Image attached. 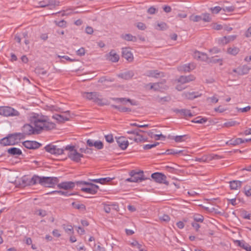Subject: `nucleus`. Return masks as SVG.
Listing matches in <instances>:
<instances>
[{
	"label": "nucleus",
	"instance_id": "obj_41",
	"mask_svg": "<svg viewBox=\"0 0 251 251\" xmlns=\"http://www.w3.org/2000/svg\"><path fill=\"white\" fill-rule=\"evenodd\" d=\"M59 2L55 0H49L47 1L48 6H50V9L54 7L55 6L59 5Z\"/></svg>",
	"mask_w": 251,
	"mask_h": 251
},
{
	"label": "nucleus",
	"instance_id": "obj_5",
	"mask_svg": "<svg viewBox=\"0 0 251 251\" xmlns=\"http://www.w3.org/2000/svg\"><path fill=\"white\" fill-rule=\"evenodd\" d=\"M20 113L10 106H0V115L5 117L18 116Z\"/></svg>",
	"mask_w": 251,
	"mask_h": 251
},
{
	"label": "nucleus",
	"instance_id": "obj_57",
	"mask_svg": "<svg viewBox=\"0 0 251 251\" xmlns=\"http://www.w3.org/2000/svg\"><path fill=\"white\" fill-rule=\"evenodd\" d=\"M235 10V7L233 6H226L223 8L224 12H231Z\"/></svg>",
	"mask_w": 251,
	"mask_h": 251
},
{
	"label": "nucleus",
	"instance_id": "obj_26",
	"mask_svg": "<svg viewBox=\"0 0 251 251\" xmlns=\"http://www.w3.org/2000/svg\"><path fill=\"white\" fill-rule=\"evenodd\" d=\"M245 140L242 138H236L235 139H231L226 142V144L232 146H236L242 143H244Z\"/></svg>",
	"mask_w": 251,
	"mask_h": 251
},
{
	"label": "nucleus",
	"instance_id": "obj_1",
	"mask_svg": "<svg viewBox=\"0 0 251 251\" xmlns=\"http://www.w3.org/2000/svg\"><path fill=\"white\" fill-rule=\"evenodd\" d=\"M30 123L34 126L35 129L38 134L42 130H49L53 128L55 125L49 121V118L47 116L34 114L29 118Z\"/></svg>",
	"mask_w": 251,
	"mask_h": 251
},
{
	"label": "nucleus",
	"instance_id": "obj_4",
	"mask_svg": "<svg viewBox=\"0 0 251 251\" xmlns=\"http://www.w3.org/2000/svg\"><path fill=\"white\" fill-rule=\"evenodd\" d=\"M129 176L131 177L126 180L127 182H139L147 179L142 171L137 172L135 170H132L129 172Z\"/></svg>",
	"mask_w": 251,
	"mask_h": 251
},
{
	"label": "nucleus",
	"instance_id": "obj_17",
	"mask_svg": "<svg viewBox=\"0 0 251 251\" xmlns=\"http://www.w3.org/2000/svg\"><path fill=\"white\" fill-rule=\"evenodd\" d=\"M195 77L192 75L188 76L181 75L177 79V81L181 84H184L193 81Z\"/></svg>",
	"mask_w": 251,
	"mask_h": 251
},
{
	"label": "nucleus",
	"instance_id": "obj_35",
	"mask_svg": "<svg viewBox=\"0 0 251 251\" xmlns=\"http://www.w3.org/2000/svg\"><path fill=\"white\" fill-rule=\"evenodd\" d=\"M180 115L185 118L187 117H192L194 115L191 112V111L186 109H181L180 110Z\"/></svg>",
	"mask_w": 251,
	"mask_h": 251
},
{
	"label": "nucleus",
	"instance_id": "obj_12",
	"mask_svg": "<svg viewBox=\"0 0 251 251\" xmlns=\"http://www.w3.org/2000/svg\"><path fill=\"white\" fill-rule=\"evenodd\" d=\"M68 156L72 160L76 162H79L81 158L83 157V154L78 153L76 150L72 152H69Z\"/></svg>",
	"mask_w": 251,
	"mask_h": 251
},
{
	"label": "nucleus",
	"instance_id": "obj_2",
	"mask_svg": "<svg viewBox=\"0 0 251 251\" xmlns=\"http://www.w3.org/2000/svg\"><path fill=\"white\" fill-rule=\"evenodd\" d=\"M76 184L77 186L86 185V187L82 186L81 187L80 190L83 192L92 195L96 194L99 189V186L89 181H76Z\"/></svg>",
	"mask_w": 251,
	"mask_h": 251
},
{
	"label": "nucleus",
	"instance_id": "obj_7",
	"mask_svg": "<svg viewBox=\"0 0 251 251\" xmlns=\"http://www.w3.org/2000/svg\"><path fill=\"white\" fill-rule=\"evenodd\" d=\"M44 149L47 152L55 155L62 154L64 151V149L59 148L57 146L51 144L46 146Z\"/></svg>",
	"mask_w": 251,
	"mask_h": 251
},
{
	"label": "nucleus",
	"instance_id": "obj_15",
	"mask_svg": "<svg viewBox=\"0 0 251 251\" xmlns=\"http://www.w3.org/2000/svg\"><path fill=\"white\" fill-rule=\"evenodd\" d=\"M117 142L119 147L123 150H126L129 144L128 141L123 136L118 138Z\"/></svg>",
	"mask_w": 251,
	"mask_h": 251
},
{
	"label": "nucleus",
	"instance_id": "obj_43",
	"mask_svg": "<svg viewBox=\"0 0 251 251\" xmlns=\"http://www.w3.org/2000/svg\"><path fill=\"white\" fill-rule=\"evenodd\" d=\"M189 19L194 22H198L202 20V17L200 15H192L190 16Z\"/></svg>",
	"mask_w": 251,
	"mask_h": 251
},
{
	"label": "nucleus",
	"instance_id": "obj_6",
	"mask_svg": "<svg viewBox=\"0 0 251 251\" xmlns=\"http://www.w3.org/2000/svg\"><path fill=\"white\" fill-rule=\"evenodd\" d=\"M58 182V178L56 177H42L41 185L46 187H53Z\"/></svg>",
	"mask_w": 251,
	"mask_h": 251
},
{
	"label": "nucleus",
	"instance_id": "obj_49",
	"mask_svg": "<svg viewBox=\"0 0 251 251\" xmlns=\"http://www.w3.org/2000/svg\"><path fill=\"white\" fill-rule=\"evenodd\" d=\"M186 135H180V136H176L174 137V139L176 142H181L185 141V137Z\"/></svg>",
	"mask_w": 251,
	"mask_h": 251
},
{
	"label": "nucleus",
	"instance_id": "obj_47",
	"mask_svg": "<svg viewBox=\"0 0 251 251\" xmlns=\"http://www.w3.org/2000/svg\"><path fill=\"white\" fill-rule=\"evenodd\" d=\"M159 143L158 142H155L153 144H146L144 145L143 149L144 150H150L152 148L156 147Z\"/></svg>",
	"mask_w": 251,
	"mask_h": 251
},
{
	"label": "nucleus",
	"instance_id": "obj_46",
	"mask_svg": "<svg viewBox=\"0 0 251 251\" xmlns=\"http://www.w3.org/2000/svg\"><path fill=\"white\" fill-rule=\"evenodd\" d=\"M245 194L247 197L251 196V187L249 185H246L244 188Z\"/></svg>",
	"mask_w": 251,
	"mask_h": 251
},
{
	"label": "nucleus",
	"instance_id": "obj_54",
	"mask_svg": "<svg viewBox=\"0 0 251 251\" xmlns=\"http://www.w3.org/2000/svg\"><path fill=\"white\" fill-rule=\"evenodd\" d=\"M79 151L82 153H85L87 154L92 153V150L91 149L86 148H80Z\"/></svg>",
	"mask_w": 251,
	"mask_h": 251
},
{
	"label": "nucleus",
	"instance_id": "obj_27",
	"mask_svg": "<svg viewBox=\"0 0 251 251\" xmlns=\"http://www.w3.org/2000/svg\"><path fill=\"white\" fill-rule=\"evenodd\" d=\"M251 69V67L247 65H244L241 67L238 68V75H244L247 74L249 71Z\"/></svg>",
	"mask_w": 251,
	"mask_h": 251
},
{
	"label": "nucleus",
	"instance_id": "obj_32",
	"mask_svg": "<svg viewBox=\"0 0 251 251\" xmlns=\"http://www.w3.org/2000/svg\"><path fill=\"white\" fill-rule=\"evenodd\" d=\"M162 74L158 70H150L148 72V76L152 77L158 78Z\"/></svg>",
	"mask_w": 251,
	"mask_h": 251
},
{
	"label": "nucleus",
	"instance_id": "obj_45",
	"mask_svg": "<svg viewBox=\"0 0 251 251\" xmlns=\"http://www.w3.org/2000/svg\"><path fill=\"white\" fill-rule=\"evenodd\" d=\"M209 10L213 14H216L219 13L221 10H223V9L221 7L218 6L214 7H211L209 8Z\"/></svg>",
	"mask_w": 251,
	"mask_h": 251
},
{
	"label": "nucleus",
	"instance_id": "obj_59",
	"mask_svg": "<svg viewBox=\"0 0 251 251\" xmlns=\"http://www.w3.org/2000/svg\"><path fill=\"white\" fill-rule=\"evenodd\" d=\"M137 27L139 29L144 30L146 29L147 27L145 24L142 22H139L137 24Z\"/></svg>",
	"mask_w": 251,
	"mask_h": 251
},
{
	"label": "nucleus",
	"instance_id": "obj_55",
	"mask_svg": "<svg viewBox=\"0 0 251 251\" xmlns=\"http://www.w3.org/2000/svg\"><path fill=\"white\" fill-rule=\"evenodd\" d=\"M114 178H111L109 177H104V178H100L101 184H105L107 182H108L113 179Z\"/></svg>",
	"mask_w": 251,
	"mask_h": 251
},
{
	"label": "nucleus",
	"instance_id": "obj_51",
	"mask_svg": "<svg viewBox=\"0 0 251 251\" xmlns=\"http://www.w3.org/2000/svg\"><path fill=\"white\" fill-rule=\"evenodd\" d=\"M194 220L195 222H201L203 221L204 218L202 215H197L194 216Z\"/></svg>",
	"mask_w": 251,
	"mask_h": 251
},
{
	"label": "nucleus",
	"instance_id": "obj_30",
	"mask_svg": "<svg viewBox=\"0 0 251 251\" xmlns=\"http://www.w3.org/2000/svg\"><path fill=\"white\" fill-rule=\"evenodd\" d=\"M241 185L242 182L239 180H232L230 182V187L232 190H237Z\"/></svg>",
	"mask_w": 251,
	"mask_h": 251
},
{
	"label": "nucleus",
	"instance_id": "obj_31",
	"mask_svg": "<svg viewBox=\"0 0 251 251\" xmlns=\"http://www.w3.org/2000/svg\"><path fill=\"white\" fill-rule=\"evenodd\" d=\"M185 96L188 99H194L198 98L201 96V94H198V92H187L184 94Z\"/></svg>",
	"mask_w": 251,
	"mask_h": 251
},
{
	"label": "nucleus",
	"instance_id": "obj_21",
	"mask_svg": "<svg viewBox=\"0 0 251 251\" xmlns=\"http://www.w3.org/2000/svg\"><path fill=\"white\" fill-rule=\"evenodd\" d=\"M237 36L235 35L224 36L220 39L221 42L223 44H227V43L234 41L236 38Z\"/></svg>",
	"mask_w": 251,
	"mask_h": 251
},
{
	"label": "nucleus",
	"instance_id": "obj_53",
	"mask_svg": "<svg viewBox=\"0 0 251 251\" xmlns=\"http://www.w3.org/2000/svg\"><path fill=\"white\" fill-rule=\"evenodd\" d=\"M202 20L205 22H209L211 20V18L210 17V15L208 13H204L203 14V17H202Z\"/></svg>",
	"mask_w": 251,
	"mask_h": 251
},
{
	"label": "nucleus",
	"instance_id": "obj_16",
	"mask_svg": "<svg viewBox=\"0 0 251 251\" xmlns=\"http://www.w3.org/2000/svg\"><path fill=\"white\" fill-rule=\"evenodd\" d=\"M66 116L60 114H55L52 116V118L55 119L58 122H63L64 121H68L69 120V111H67L65 112Z\"/></svg>",
	"mask_w": 251,
	"mask_h": 251
},
{
	"label": "nucleus",
	"instance_id": "obj_64",
	"mask_svg": "<svg viewBox=\"0 0 251 251\" xmlns=\"http://www.w3.org/2000/svg\"><path fill=\"white\" fill-rule=\"evenodd\" d=\"M56 25L60 27H65L66 25V22L64 20H61L59 22H55Z\"/></svg>",
	"mask_w": 251,
	"mask_h": 251
},
{
	"label": "nucleus",
	"instance_id": "obj_25",
	"mask_svg": "<svg viewBox=\"0 0 251 251\" xmlns=\"http://www.w3.org/2000/svg\"><path fill=\"white\" fill-rule=\"evenodd\" d=\"M195 68V65L194 63H189L185 64L180 68V70L185 72H189Z\"/></svg>",
	"mask_w": 251,
	"mask_h": 251
},
{
	"label": "nucleus",
	"instance_id": "obj_13",
	"mask_svg": "<svg viewBox=\"0 0 251 251\" xmlns=\"http://www.w3.org/2000/svg\"><path fill=\"white\" fill-rule=\"evenodd\" d=\"M76 184V181H65L58 184L57 186L60 189L68 190L73 189Z\"/></svg>",
	"mask_w": 251,
	"mask_h": 251
},
{
	"label": "nucleus",
	"instance_id": "obj_14",
	"mask_svg": "<svg viewBox=\"0 0 251 251\" xmlns=\"http://www.w3.org/2000/svg\"><path fill=\"white\" fill-rule=\"evenodd\" d=\"M87 144L89 147L94 146L98 150H101L103 148V144L100 141H96L95 142L91 139H88L87 140Z\"/></svg>",
	"mask_w": 251,
	"mask_h": 251
},
{
	"label": "nucleus",
	"instance_id": "obj_44",
	"mask_svg": "<svg viewBox=\"0 0 251 251\" xmlns=\"http://www.w3.org/2000/svg\"><path fill=\"white\" fill-rule=\"evenodd\" d=\"M63 228L65 230V231L69 234H72L74 233L73 227L71 225H68V226L64 225Z\"/></svg>",
	"mask_w": 251,
	"mask_h": 251
},
{
	"label": "nucleus",
	"instance_id": "obj_22",
	"mask_svg": "<svg viewBox=\"0 0 251 251\" xmlns=\"http://www.w3.org/2000/svg\"><path fill=\"white\" fill-rule=\"evenodd\" d=\"M235 243L237 244L238 246L244 249L246 251H251V246L248 243H246L244 241L236 240Z\"/></svg>",
	"mask_w": 251,
	"mask_h": 251
},
{
	"label": "nucleus",
	"instance_id": "obj_8",
	"mask_svg": "<svg viewBox=\"0 0 251 251\" xmlns=\"http://www.w3.org/2000/svg\"><path fill=\"white\" fill-rule=\"evenodd\" d=\"M151 178L156 182L159 183H163L167 185L169 184V182L167 181L166 176L161 173H154L151 174Z\"/></svg>",
	"mask_w": 251,
	"mask_h": 251
},
{
	"label": "nucleus",
	"instance_id": "obj_62",
	"mask_svg": "<svg viewBox=\"0 0 251 251\" xmlns=\"http://www.w3.org/2000/svg\"><path fill=\"white\" fill-rule=\"evenodd\" d=\"M105 138L106 141L108 143H112L114 141L112 134L105 135Z\"/></svg>",
	"mask_w": 251,
	"mask_h": 251
},
{
	"label": "nucleus",
	"instance_id": "obj_24",
	"mask_svg": "<svg viewBox=\"0 0 251 251\" xmlns=\"http://www.w3.org/2000/svg\"><path fill=\"white\" fill-rule=\"evenodd\" d=\"M7 152L12 155H20L22 154V151L20 149L15 147L9 148L7 150Z\"/></svg>",
	"mask_w": 251,
	"mask_h": 251
},
{
	"label": "nucleus",
	"instance_id": "obj_38",
	"mask_svg": "<svg viewBox=\"0 0 251 251\" xmlns=\"http://www.w3.org/2000/svg\"><path fill=\"white\" fill-rule=\"evenodd\" d=\"M123 38L125 40H126V41H128L135 42V41H136V40H137V38L136 37L132 36L130 34H126L125 35L123 36Z\"/></svg>",
	"mask_w": 251,
	"mask_h": 251
},
{
	"label": "nucleus",
	"instance_id": "obj_10",
	"mask_svg": "<svg viewBox=\"0 0 251 251\" xmlns=\"http://www.w3.org/2000/svg\"><path fill=\"white\" fill-rule=\"evenodd\" d=\"M23 145L25 148L30 150H35L38 149L42 145L41 144L38 143L37 141L28 140L23 142Z\"/></svg>",
	"mask_w": 251,
	"mask_h": 251
},
{
	"label": "nucleus",
	"instance_id": "obj_18",
	"mask_svg": "<svg viewBox=\"0 0 251 251\" xmlns=\"http://www.w3.org/2000/svg\"><path fill=\"white\" fill-rule=\"evenodd\" d=\"M193 56L197 60H200L204 61H206L208 60V56L207 54L203 52H201L199 51H195L194 52Z\"/></svg>",
	"mask_w": 251,
	"mask_h": 251
},
{
	"label": "nucleus",
	"instance_id": "obj_42",
	"mask_svg": "<svg viewBox=\"0 0 251 251\" xmlns=\"http://www.w3.org/2000/svg\"><path fill=\"white\" fill-rule=\"evenodd\" d=\"M239 124V123H238L236 121H228L227 122H226L224 124V126L225 127H230V126H233L236 125H238Z\"/></svg>",
	"mask_w": 251,
	"mask_h": 251
},
{
	"label": "nucleus",
	"instance_id": "obj_50",
	"mask_svg": "<svg viewBox=\"0 0 251 251\" xmlns=\"http://www.w3.org/2000/svg\"><path fill=\"white\" fill-rule=\"evenodd\" d=\"M157 27H156V29H159L160 30H165L167 28V24L164 22H161L160 23H158L157 25Z\"/></svg>",
	"mask_w": 251,
	"mask_h": 251
},
{
	"label": "nucleus",
	"instance_id": "obj_58",
	"mask_svg": "<svg viewBox=\"0 0 251 251\" xmlns=\"http://www.w3.org/2000/svg\"><path fill=\"white\" fill-rule=\"evenodd\" d=\"M159 219L162 221L168 222L170 221V218L168 215L164 214L159 217Z\"/></svg>",
	"mask_w": 251,
	"mask_h": 251
},
{
	"label": "nucleus",
	"instance_id": "obj_63",
	"mask_svg": "<svg viewBox=\"0 0 251 251\" xmlns=\"http://www.w3.org/2000/svg\"><path fill=\"white\" fill-rule=\"evenodd\" d=\"M103 210L107 213H110L111 210L110 204H104Z\"/></svg>",
	"mask_w": 251,
	"mask_h": 251
},
{
	"label": "nucleus",
	"instance_id": "obj_9",
	"mask_svg": "<svg viewBox=\"0 0 251 251\" xmlns=\"http://www.w3.org/2000/svg\"><path fill=\"white\" fill-rule=\"evenodd\" d=\"M22 134H24L25 138L27 135H31L33 134H38V132H37L35 127H33L30 124H25L22 127Z\"/></svg>",
	"mask_w": 251,
	"mask_h": 251
},
{
	"label": "nucleus",
	"instance_id": "obj_60",
	"mask_svg": "<svg viewBox=\"0 0 251 251\" xmlns=\"http://www.w3.org/2000/svg\"><path fill=\"white\" fill-rule=\"evenodd\" d=\"M251 108V107L250 106H247L244 108H239L237 107V109L238 110V111L245 113V112H247L249 111V110H250Z\"/></svg>",
	"mask_w": 251,
	"mask_h": 251
},
{
	"label": "nucleus",
	"instance_id": "obj_36",
	"mask_svg": "<svg viewBox=\"0 0 251 251\" xmlns=\"http://www.w3.org/2000/svg\"><path fill=\"white\" fill-rule=\"evenodd\" d=\"M49 194H57L59 195L64 196L65 197H69L73 195V193H70L68 191H53L50 192Z\"/></svg>",
	"mask_w": 251,
	"mask_h": 251
},
{
	"label": "nucleus",
	"instance_id": "obj_34",
	"mask_svg": "<svg viewBox=\"0 0 251 251\" xmlns=\"http://www.w3.org/2000/svg\"><path fill=\"white\" fill-rule=\"evenodd\" d=\"M240 51V49L236 47H230L227 49V52L232 55H236Z\"/></svg>",
	"mask_w": 251,
	"mask_h": 251
},
{
	"label": "nucleus",
	"instance_id": "obj_39",
	"mask_svg": "<svg viewBox=\"0 0 251 251\" xmlns=\"http://www.w3.org/2000/svg\"><path fill=\"white\" fill-rule=\"evenodd\" d=\"M147 140V138H145L143 136H142L141 134L136 136L134 138V141L137 143L143 142L146 141Z\"/></svg>",
	"mask_w": 251,
	"mask_h": 251
},
{
	"label": "nucleus",
	"instance_id": "obj_48",
	"mask_svg": "<svg viewBox=\"0 0 251 251\" xmlns=\"http://www.w3.org/2000/svg\"><path fill=\"white\" fill-rule=\"evenodd\" d=\"M72 205L76 209L85 210L86 206L83 204H76L75 202H73Z\"/></svg>",
	"mask_w": 251,
	"mask_h": 251
},
{
	"label": "nucleus",
	"instance_id": "obj_33",
	"mask_svg": "<svg viewBox=\"0 0 251 251\" xmlns=\"http://www.w3.org/2000/svg\"><path fill=\"white\" fill-rule=\"evenodd\" d=\"M0 144L3 146L12 145L11 139H10L9 135H8L7 137L2 138L0 141Z\"/></svg>",
	"mask_w": 251,
	"mask_h": 251
},
{
	"label": "nucleus",
	"instance_id": "obj_52",
	"mask_svg": "<svg viewBox=\"0 0 251 251\" xmlns=\"http://www.w3.org/2000/svg\"><path fill=\"white\" fill-rule=\"evenodd\" d=\"M113 100L115 101L122 102L124 103L127 102V101H129V99L126 98H113Z\"/></svg>",
	"mask_w": 251,
	"mask_h": 251
},
{
	"label": "nucleus",
	"instance_id": "obj_40",
	"mask_svg": "<svg viewBox=\"0 0 251 251\" xmlns=\"http://www.w3.org/2000/svg\"><path fill=\"white\" fill-rule=\"evenodd\" d=\"M149 135L150 136L151 138H154L156 140H158L160 139L162 140H165V139L166 138V137L162 134H152L151 133V134H150V133H149Z\"/></svg>",
	"mask_w": 251,
	"mask_h": 251
},
{
	"label": "nucleus",
	"instance_id": "obj_19",
	"mask_svg": "<svg viewBox=\"0 0 251 251\" xmlns=\"http://www.w3.org/2000/svg\"><path fill=\"white\" fill-rule=\"evenodd\" d=\"M134 75V73L132 71H128L124 73L119 74L117 75V76L118 77L127 80L131 78Z\"/></svg>",
	"mask_w": 251,
	"mask_h": 251
},
{
	"label": "nucleus",
	"instance_id": "obj_61",
	"mask_svg": "<svg viewBox=\"0 0 251 251\" xmlns=\"http://www.w3.org/2000/svg\"><path fill=\"white\" fill-rule=\"evenodd\" d=\"M85 49L83 48H81L76 51L77 55L82 56L85 54Z\"/></svg>",
	"mask_w": 251,
	"mask_h": 251
},
{
	"label": "nucleus",
	"instance_id": "obj_37",
	"mask_svg": "<svg viewBox=\"0 0 251 251\" xmlns=\"http://www.w3.org/2000/svg\"><path fill=\"white\" fill-rule=\"evenodd\" d=\"M207 121V118L201 116L197 117L195 119L193 120L192 122L197 124H203Z\"/></svg>",
	"mask_w": 251,
	"mask_h": 251
},
{
	"label": "nucleus",
	"instance_id": "obj_3",
	"mask_svg": "<svg viewBox=\"0 0 251 251\" xmlns=\"http://www.w3.org/2000/svg\"><path fill=\"white\" fill-rule=\"evenodd\" d=\"M82 97L88 100L96 102L99 105L106 104V102L100 95L97 92H84L82 94Z\"/></svg>",
	"mask_w": 251,
	"mask_h": 251
},
{
	"label": "nucleus",
	"instance_id": "obj_28",
	"mask_svg": "<svg viewBox=\"0 0 251 251\" xmlns=\"http://www.w3.org/2000/svg\"><path fill=\"white\" fill-rule=\"evenodd\" d=\"M155 86V91H161L163 90L166 89L167 86L164 84V82H160L157 83H154Z\"/></svg>",
	"mask_w": 251,
	"mask_h": 251
},
{
	"label": "nucleus",
	"instance_id": "obj_56",
	"mask_svg": "<svg viewBox=\"0 0 251 251\" xmlns=\"http://www.w3.org/2000/svg\"><path fill=\"white\" fill-rule=\"evenodd\" d=\"M181 151L174 149H168L166 151V153L167 154H176L180 153Z\"/></svg>",
	"mask_w": 251,
	"mask_h": 251
},
{
	"label": "nucleus",
	"instance_id": "obj_20",
	"mask_svg": "<svg viewBox=\"0 0 251 251\" xmlns=\"http://www.w3.org/2000/svg\"><path fill=\"white\" fill-rule=\"evenodd\" d=\"M123 57L128 61H131L133 59V55L127 48H123L122 51Z\"/></svg>",
	"mask_w": 251,
	"mask_h": 251
},
{
	"label": "nucleus",
	"instance_id": "obj_29",
	"mask_svg": "<svg viewBox=\"0 0 251 251\" xmlns=\"http://www.w3.org/2000/svg\"><path fill=\"white\" fill-rule=\"evenodd\" d=\"M42 177H40L39 176L34 175L31 179L29 181V184L30 185H34L37 183H39L41 184V180H42Z\"/></svg>",
	"mask_w": 251,
	"mask_h": 251
},
{
	"label": "nucleus",
	"instance_id": "obj_11",
	"mask_svg": "<svg viewBox=\"0 0 251 251\" xmlns=\"http://www.w3.org/2000/svg\"><path fill=\"white\" fill-rule=\"evenodd\" d=\"M9 135L10 136V139H11L12 143V145L18 144L21 140L25 139L24 134H22L21 132H16Z\"/></svg>",
	"mask_w": 251,
	"mask_h": 251
},
{
	"label": "nucleus",
	"instance_id": "obj_23",
	"mask_svg": "<svg viewBox=\"0 0 251 251\" xmlns=\"http://www.w3.org/2000/svg\"><path fill=\"white\" fill-rule=\"evenodd\" d=\"M108 59L113 62H117L119 60V56L112 50L109 53Z\"/></svg>",
	"mask_w": 251,
	"mask_h": 251
}]
</instances>
